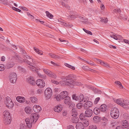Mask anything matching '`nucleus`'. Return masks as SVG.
I'll use <instances>...</instances> for the list:
<instances>
[{"label": "nucleus", "mask_w": 129, "mask_h": 129, "mask_svg": "<svg viewBox=\"0 0 129 129\" xmlns=\"http://www.w3.org/2000/svg\"><path fill=\"white\" fill-rule=\"evenodd\" d=\"M39 115L36 113H33L31 115L30 118H27L25 119L26 126L28 128H30L32 126V122H35L39 118Z\"/></svg>", "instance_id": "1"}, {"label": "nucleus", "mask_w": 129, "mask_h": 129, "mask_svg": "<svg viewBox=\"0 0 129 129\" xmlns=\"http://www.w3.org/2000/svg\"><path fill=\"white\" fill-rule=\"evenodd\" d=\"M73 76L72 75H70L68 76H67L65 79V80L63 79L64 82L63 81L61 82V83H65L66 85L70 86L71 87H73L74 81L73 80L72 78Z\"/></svg>", "instance_id": "2"}, {"label": "nucleus", "mask_w": 129, "mask_h": 129, "mask_svg": "<svg viewBox=\"0 0 129 129\" xmlns=\"http://www.w3.org/2000/svg\"><path fill=\"white\" fill-rule=\"evenodd\" d=\"M116 103L118 104L124 108H127V105H129V101L123 99H119L117 100Z\"/></svg>", "instance_id": "3"}, {"label": "nucleus", "mask_w": 129, "mask_h": 129, "mask_svg": "<svg viewBox=\"0 0 129 129\" xmlns=\"http://www.w3.org/2000/svg\"><path fill=\"white\" fill-rule=\"evenodd\" d=\"M110 115L111 117L113 118L117 119L119 115L118 110L116 108H112L110 111Z\"/></svg>", "instance_id": "4"}, {"label": "nucleus", "mask_w": 129, "mask_h": 129, "mask_svg": "<svg viewBox=\"0 0 129 129\" xmlns=\"http://www.w3.org/2000/svg\"><path fill=\"white\" fill-rule=\"evenodd\" d=\"M26 58L28 60L24 59L22 60V62L28 64L33 67V65L34 63H36V61L34 60L33 59L31 58L29 56H28L27 54L24 55Z\"/></svg>", "instance_id": "5"}, {"label": "nucleus", "mask_w": 129, "mask_h": 129, "mask_svg": "<svg viewBox=\"0 0 129 129\" xmlns=\"http://www.w3.org/2000/svg\"><path fill=\"white\" fill-rule=\"evenodd\" d=\"M79 118L81 121L82 122H81L84 127H86L88 126L89 124V121L88 119L86 118L85 117L83 113L80 114Z\"/></svg>", "instance_id": "6"}, {"label": "nucleus", "mask_w": 129, "mask_h": 129, "mask_svg": "<svg viewBox=\"0 0 129 129\" xmlns=\"http://www.w3.org/2000/svg\"><path fill=\"white\" fill-rule=\"evenodd\" d=\"M68 92L66 91H64L61 92L56 97V99L57 101L60 99H63L68 96Z\"/></svg>", "instance_id": "7"}, {"label": "nucleus", "mask_w": 129, "mask_h": 129, "mask_svg": "<svg viewBox=\"0 0 129 129\" xmlns=\"http://www.w3.org/2000/svg\"><path fill=\"white\" fill-rule=\"evenodd\" d=\"M5 103L6 106L9 109L12 108L13 106V103L10 98L9 97H7Z\"/></svg>", "instance_id": "8"}, {"label": "nucleus", "mask_w": 129, "mask_h": 129, "mask_svg": "<svg viewBox=\"0 0 129 129\" xmlns=\"http://www.w3.org/2000/svg\"><path fill=\"white\" fill-rule=\"evenodd\" d=\"M44 94L46 99H49L51 97L52 94V91L50 88H47L44 91Z\"/></svg>", "instance_id": "9"}, {"label": "nucleus", "mask_w": 129, "mask_h": 129, "mask_svg": "<svg viewBox=\"0 0 129 129\" xmlns=\"http://www.w3.org/2000/svg\"><path fill=\"white\" fill-rule=\"evenodd\" d=\"M9 78L11 83H14L16 82L17 79V75L16 73H13L10 74Z\"/></svg>", "instance_id": "10"}, {"label": "nucleus", "mask_w": 129, "mask_h": 129, "mask_svg": "<svg viewBox=\"0 0 129 129\" xmlns=\"http://www.w3.org/2000/svg\"><path fill=\"white\" fill-rule=\"evenodd\" d=\"M36 83L38 86L41 88L44 87L45 85V83L43 80L40 79L37 80L36 81Z\"/></svg>", "instance_id": "11"}, {"label": "nucleus", "mask_w": 129, "mask_h": 129, "mask_svg": "<svg viewBox=\"0 0 129 129\" xmlns=\"http://www.w3.org/2000/svg\"><path fill=\"white\" fill-rule=\"evenodd\" d=\"M92 111L90 109H87L85 111V116L87 117H90L92 114Z\"/></svg>", "instance_id": "12"}, {"label": "nucleus", "mask_w": 129, "mask_h": 129, "mask_svg": "<svg viewBox=\"0 0 129 129\" xmlns=\"http://www.w3.org/2000/svg\"><path fill=\"white\" fill-rule=\"evenodd\" d=\"M16 100L19 102L23 103L25 100V98L23 97L18 96L16 97Z\"/></svg>", "instance_id": "13"}, {"label": "nucleus", "mask_w": 129, "mask_h": 129, "mask_svg": "<svg viewBox=\"0 0 129 129\" xmlns=\"http://www.w3.org/2000/svg\"><path fill=\"white\" fill-rule=\"evenodd\" d=\"M33 109L35 112L38 113L40 111L41 108L39 105H35L33 107Z\"/></svg>", "instance_id": "14"}, {"label": "nucleus", "mask_w": 129, "mask_h": 129, "mask_svg": "<svg viewBox=\"0 0 129 129\" xmlns=\"http://www.w3.org/2000/svg\"><path fill=\"white\" fill-rule=\"evenodd\" d=\"M92 105V103L90 101L87 102L85 103L83 106V107L85 109L87 108H89L91 107Z\"/></svg>", "instance_id": "15"}, {"label": "nucleus", "mask_w": 129, "mask_h": 129, "mask_svg": "<svg viewBox=\"0 0 129 129\" xmlns=\"http://www.w3.org/2000/svg\"><path fill=\"white\" fill-rule=\"evenodd\" d=\"M27 82L32 85H34L35 84V80L33 77H30L27 79Z\"/></svg>", "instance_id": "16"}, {"label": "nucleus", "mask_w": 129, "mask_h": 129, "mask_svg": "<svg viewBox=\"0 0 129 129\" xmlns=\"http://www.w3.org/2000/svg\"><path fill=\"white\" fill-rule=\"evenodd\" d=\"M84 126L81 122H78L76 124L77 129H84Z\"/></svg>", "instance_id": "17"}, {"label": "nucleus", "mask_w": 129, "mask_h": 129, "mask_svg": "<svg viewBox=\"0 0 129 129\" xmlns=\"http://www.w3.org/2000/svg\"><path fill=\"white\" fill-rule=\"evenodd\" d=\"M4 121L5 124H10L11 120V117L4 118Z\"/></svg>", "instance_id": "18"}, {"label": "nucleus", "mask_w": 129, "mask_h": 129, "mask_svg": "<svg viewBox=\"0 0 129 129\" xmlns=\"http://www.w3.org/2000/svg\"><path fill=\"white\" fill-rule=\"evenodd\" d=\"M62 106L58 105L56 107H55L54 108V109L55 112H60L62 109Z\"/></svg>", "instance_id": "19"}, {"label": "nucleus", "mask_w": 129, "mask_h": 129, "mask_svg": "<svg viewBox=\"0 0 129 129\" xmlns=\"http://www.w3.org/2000/svg\"><path fill=\"white\" fill-rule=\"evenodd\" d=\"M71 121L73 123H78L77 122L78 121V118L76 116H73L72 117Z\"/></svg>", "instance_id": "20"}, {"label": "nucleus", "mask_w": 129, "mask_h": 129, "mask_svg": "<svg viewBox=\"0 0 129 129\" xmlns=\"http://www.w3.org/2000/svg\"><path fill=\"white\" fill-rule=\"evenodd\" d=\"M122 124L124 127V128H127L128 123L127 121L125 120H123L121 122Z\"/></svg>", "instance_id": "21"}, {"label": "nucleus", "mask_w": 129, "mask_h": 129, "mask_svg": "<svg viewBox=\"0 0 129 129\" xmlns=\"http://www.w3.org/2000/svg\"><path fill=\"white\" fill-rule=\"evenodd\" d=\"M3 114L4 118L11 117L10 115V113L8 111H5L3 113Z\"/></svg>", "instance_id": "22"}, {"label": "nucleus", "mask_w": 129, "mask_h": 129, "mask_svg": "<svg viewBox=\"0 0 129 129\" xmlns=\"http://www.w3.org/2000/svg\"><path fill=\"white\" fill-rule=\"evenodd\" d=\"M100 109L101 111L104 112L106 110V106L105 104L102 105L100 107Z\"/></svg>", "instance_id": "23"}, {"label": "nucleus", "mask_w": 129, "mask_h": 129, "mask_svg": "<svg viewBox=\"0 0 129 129\" xmlns=\"http://www.w3.org/2000/svg\"><path fill=\"white\" fill-rule=\"evenodd\" d=\"M30 100L32 103H37L38 101V99L36 97H31L30 98Z\"/></svg>", "instance_id": "24"}, {"label": "nucleus", "mask_w": 129, "mask_h": 129, "mask_svg": "<svg viewBox=\"0 0 129 129\" xmlns=\"http://www.w3.org/2000/svg\"><path fill=\"white\" fill-rule=\"evenodd\" d=\"M65 99L64 100V103L67 104H69V103L71 102L70 98L69 96H68L64 98Z\"/></svg>", "instance_id": "25"}, {"label": "nucleus", "mask_w": 129, "mask_h": 129, "mask_svg": "<svg viewBox=\"0 0 129 129\" xmlns=\"http://www.w3.org/2000/svg\"><path fill=\"white\" fill-rule=\"evenodd\" d=\"M15 63L13 62H10L8 63L6 65V67L8 69L12 67L14 65Z\"/></svg>", "instance_id": "26"}, {"label": "nucleus", "mask_w": 129, "mask_h": 129, "mask_svg": "<svg viewBox=\"0 0 129 129\" xmlns=\"http://www.w3.org/2000/svg\"><path fill=\"white\" fill-rule=\"evenodd\" d=\"M48 55L50 56L51 58H59L60 57L57 55H56L52 53H49Z\"/></svg>", "instance_id": "27"}, {"label": "nucleus", "mask_w": 129, "mask_h": 129, "mask_svg": "<svg viewBox=\"0 0 129 129\" xmlns=\"http://www.w3.org/2000/svg\"><path fill=\"white\" fill-rule=\"evenodd\" d=\"M31 108L29 107H26L25 108V112L28 114H30L31 113Z\"/></svg>", "instance_id": "28"}, {"label": "nucleus", "mask_w": 129, "mask_h": 129, "mask_svg": "<svg viewBox=\"0 0 129 129\" xmlns=\"http://www.w3.org/2000/svg\"><path fill=\"white\" fill-rule=\"evenodd\" d=\"M102 120L103 121V125H105L108 123V119L104 117L102 119Z\"/></svg>", "instance_id": "29"}, {"label": "nucleus", "mask_w": 129, "mask_h": 129, "mask_svg": "<svg viewBox=\"0 0 129 129\" xmlns=\"http://www.w3.org/2000/svg\"><path fill=\"white\" fill-rule=\"evenodd\" d=\"M34 49L35 52L38 54L40 55H42L43 54L42 52L41 51L39 50L38 49L36 48V47H34Z\"/></svg>", "instance_id": "30"}, {"label": "nucleus", "mask_w": 129, "mask_h": 129, "mask_svg": "<svg viewBox=\"0 0 129 129\" xmlns=\"http://www.w3.org/2000/svg\"><path fill=\"white\" fill-rule=\"evenodd\" d=\"M77 112L75 108H73L72 111L71 115L72 116H76L77 115Z\"/></svg>", "instance_id": "31"}, {"label": "nucleus", "mask_w": 129, "mask_h": 129, "mask_svg": "<svg viewBox=\"0 0 129 129\" xmlns=\"http://www.w3.org/2000/svg\"><path fill=\"white\" fill-rule=\"evenodd\" d=\"M78 101L81 102L83 101L84 99V96L82 94H80L79 96H78Z\"/></svg>", "instance_id": "32"}, {"label": "nucleus", "mask_w": 129, "mask_h": 129, "mask_svg": "<svg viewBox=\"0 0 129 129\" xmlns=\"http://www.w3.org/2000/svg\"><path fill=\"white\" fill-rule=\"evenodd\" d=\"M64 65L67 67H68L69 68L73 70H75V68L74 66H72L67 63H65Z\"/></svg>", "instance_id": "33"}, {"label": "nucleus", "mask_w": 129, "mask_h": 129, "mask_svg": "<svg viewBox=\"0 0 129 129\" xmlns=\"http://www.w3.org/2000/svg\"><path fill=\"white\" fill-rule=\"evenodd\" d=\"M45 13L46 14V16L50 19H51L53 17V15L50 14L49 12L46 11Z\"/></svg>", "instance_id": "34"}, {"label": "nucleus", "mask_w": 129, "mask_h": 129, "mask_svg": "<svg viewBox=\"0 0 129 129\" xmlns=\"http://www.w3.org/2000/svg\"><path fill=\"white\" fill-rule=\"evenodd\" d=\"M100 111L99 109L95 108L94 109L93 112L95 114L98 115Z\"/></svg>", "instance_id": "35"}, {"label": "nucleus", "mask_w": 129, "mask_h": 129, "mask_svg": "<svg viewBox=\"0 0 129 129\" xmlns=\"http://www.w3.org/2000/svg\"><path fill=\"white\" fill-rule=\"evenodd\" d=\"M118 36H119L121 38V36L120 35H117V36H116L114 34L110 35V36L111 37L113 38L114 39L116 40H118L117 37Z\"/></svg>", "instance_id": "36"}, {"label": "nucleus", "mask_w": 129, "mask_h": 129, "mask_svg": "<svg viewBox=\"0 0 129 129\" xmlns=\"http://www.w3.org/2000/svg\"><path fill=\"white\" fill-rule=\"evenodd\" d=\"M115 83L119 86L120 88H123V86L122 85L121 83L120 82L118 81H116L115 82Z\"/></svg>", "instance_id": "37"}, {"label": "nucleus", "mask_w": 129, "mask_h": 129, "mask_svg": "<svg viewBox=\"0 0 129 129\" xmlns=\"http://www.w3.org/2000/svg\"><path fill=\"white\" fill-rule=\"evenodd\" d=\"M68 105L69 106V107L70 108H73L75 106V104L72 101H71Z\"/></svg>", "instance_id": "38"}, {"label": "nucleus", "mask_w": 129, "mask_h": 129, "mask_svg": "<svg viewBox=\"0 0 129 129\" xmlns=\"http://www.w3.org/2000/svg\"><path fill=\"white\" fill-rule=\"evenodd\" d=\"M61 3L63 6H65L67 3V0H61Z\"/></svg>", "instance_id": "39"}, {"label": "nucleus", "mask_w": 129, "mask_h": 129, "mask_svg": "<svg viewBox=\"0 0 129 129\" xmlns=\"http://www.w3.org/2000/svg\"><path fill=\"white\" fill-rule=\"evenodd\" d=\"M82 68L83 70L85 71H90V68L88 67L85 66H82Z\"/></svg>", "instance_id": "40"}, {"label": "nucleus", "mask_w": 129, "mask_h": 129, "mask_svg": "<svg viewBox=\"0 0 129 129\" xmlns=\"http://www.w3.org/2000/svg\"><path fill=\"white\" fill-rule=\"evenodd\" d=\"M78 96H77L75 94H73L72 95V99L74 100H76V101H78Z\"/></svg>", "instance_id": "41"}, {"label": "nucleus", "mask_w": 129, "mask_h": 129, "mask_svg": "<svg viewBox=\"0 0 129 129\" xmlns=\"http://www.w3.org/2000/svg\"><path fill=\"white\" fill-rule=\"evenodd\" d=\"M83 29L86 33H87V34L91 35H92V33L90 31L87 30L84 28H83Z\"/></svg>", "instance_id": "42"}, {"label": "nucleus", "mask_w": 129, "mask_h": 129, "mask_svg": "<svg viewBox=\"0 0 129 129\" xmlns=\"http://www.w3.org/2000/svg\"><path fill=\"white\" fill-rule=\"evenodd\" d=\"M89 129H98V128L95 125H91L89 126Z\"/></svg>", "instance_id": "43"}, {"label": "nucleus", "mask_w": 129, "mask_h": 129, "mask_svg": "<svg viewBox=\"0 0 129 129\" xmlns=\"http://www.w3.org/2000/svg\"><path fill=\"white\" fill-rule=\"evenodd\" d=\"M101 22H104L105 23H106L108 21V19L107 18H103L101 20Z\"/></svg>", "instance_id": "44"}, {"label": "nucleus", "mask_w": 129, "mask_h": 129, "mask_svg": "<svg viewBox=\"0 0 129 129\" xmlns=\"http://www.w3.org/2000/svg\"><path fill=\"white\" fill-rule=\"evenodd\" d=\"M102 65L108 68L110 67L109 64H108L107 63L105 62L104 61H103V63Z\"/></svg>", "instance_id": "45"}, {"label": "nucleus", "mask_w": 129, "mask_h": 129, "mask_svg": "<svg viewBox=\"0 0 129 129\" xmlns=\"http://www.w3.org/2000/svg\"><path fill=\"white\" fill-rule=\"evenodd\" d=\"M74 85H76L77 86H80L81 84V83L79 82L75 81H74Z\"/></svg>", "instance_id": "46"}, {"label": "nucleus", "mask_w": 129, "mask_h": 129, "mask_svg": "<svg viewBox=\"0 0 129 129\" xmlns=\"http://www.w3.org/2000/svg\"><path fill=\"white\" fill-rule=\"evenodd\" d=\"M20 129H27L26 126L23 124H21L20 125Z\"/></svg>", "instance_id": "47"}, {"label": "nucleus", "mask_w": 129, "mask_h": 129, "mask_svg": "<svg viewBox=\"0 0 129 129\" xmlns=\"http://www.w3.org/2000/svg\"><path fill=\"white\" fill-rule=\"evenodd\" d=\"M18 70L20 71L24 72L25 71V70L24 69L20 67H18Z\"/></svg>", "instance_id": "48"}, {"label": "nucleus", "mask_w": 129, "mask_h": 129, "mask_svg": "<svg viewBox=\"0 0 129 129\" xmlns=\"http://www.w3.org/2000/svg\"><path fill=\"white\" fill-rule=\"evenodd\" d=\"M82 104L81 103H79L77 104V107L78 109H80L82 107Z\"/></svg>", "instance_id": "49"}, {"label": "nucleus", "mask_w": 129, "mask_h": 129, "mask_svg": "<svg viewBox=\"0 0 129 129\" xmlns=\"http://www.w3.org/2000/svg\"><path fill=\"white\" fill-rule=\"evenodd\" d=\"M43 71L46 74L49 75H50V72L49 70H47L46 69H44L43 70Z\"/></svg>", "instance_id": "50"}, {"label": "nucleus", "mask_w": 129, "mask_h": 129, "mask_svg": "<svg viewBox=\"0 0 129 129\" xmlns=\"http://www.w3.org/2000/svg\"><path fill=\"white\" fill-rule=\"evenodd\" d=\"M19 8L25 11H27L28 10V9L26 7H19Z\"/></svg>", "instance_id": "51"}, {"label": "nucleus", "mask_w": 129, "mask_h": 129, "mask_svg": "<svg viewBox=\"0 0 129 129\" xmlns=\"http://www.w3.org/2000/svg\"><path fill=\"white\" fill-rule=\"evenodd\" d=\"M58 21L59 22H60L61 23V24L63 25L64 26L66 25V23L63 22L62 20H58Z\"/></svg>", "instance_id": "52"}, {"label": "nucleus", "mask_w": 129, "mask_h": 129, "mask_svg": "<svg viewBox=\"0 0 129 129\" xmlns=\"http://www.w3.org/2000/svg\"><path fill=\"white\" fill-rule=\"evenodd\" d=\"M113 11L114 12L116 13H119V12H120L121 11V10L120 9H114L113 10Z\"/></svg>", "instance_id": "53"}, {"label": "nucleus", "mask_w": 129, "mask_h": 129, "mask_svg": "<svg viewBox=\"0 0 129 129\" xmlns=\"http://www.w3.org/2000/svg\"><path fill=\"white\" fill-rule=\"evenodd\" d=\"M12 9L14 10L19 12H20L21 11V10L20 9L14 7H13Z\"/></svg>", "instance_id": "54"}, {"label": "nucleus", "mask_w": 129, "mask_h": 129, "mask_svg": "<svg viewBox=\"0 0 129 129\" xmlns=\"http://www.w3.org/2000/svg\"><path fill=\"white\" fill-rule=\"evenodd\" d=\"M89 100V98L87 96H85L84 98L83 101L84 102H85L86 101L88 102V101Z\"/></svg>", "instance_id": "55"}, {"label": "nucleus", "mask_w": 129, "mask_h": 129, "mask_svg": "<svg viewBox=\"0 0 129 129\" xmlns=\"http://www.w3.org/2000/svg\"><path fill=\"white\" fill-rule=\"evenodd\" d=\"M100 99V98L99 97H98L97 98H96L95 100L94 101V104H97L98 102V101H99Z\"/></svg>", "instance_id": "56"}, {"label": "nucleus", "mask_w": 129, "mask_h": 129, "mask_svg": "<svg viewBox=\"0 0 129 129\" xmlns=\"http://www.w3.org/2000/svg\"><path fill=\"white\" fill-rule=\"evenodd\" d=\"M103 61H102V60H101L98 59L96 62L102 65V64L103 63Z\"/></svg>", "instance_id": "57"}, {"label": "nucleus", "mask_w": 129, "mask_h": 129, "mask_svg": "<svg viewBox=\"0 0 129 129\" xmlns=\"http://www.w3.org/2000/svg\"><path fill=\"white\" fill-rule=\"evenodd\" d=\"M0 2H2V3L5 4L7 5V0H0Z\"/></svg>", "instance_id": "58"}, {"label": "nucleus", "mask_w": 129, "mask_h": 129, "mask_svg": "<svg viewBox=\"0 0 129 129\" xmlns=\"http://www.w3.org/2000/svg\"><path fill=\"white\" fill-rule=\"evenodd\" d=\"M4 66L3 64H0V71L3 70L4 69Z\"/></svg>", "instance_id": "59"}, {"label": "nucleus", "mask_w": 129, "mask_h": 129, "mask_svg": "<svg viewBox=\"0 0 129 129\" xmlns=\"http://www.w3.org/2000/svg\"><path fill=\"white\" fill-rule=\"evenodd\" d=\"M38 75H39V76H40V77L42 78L43 79H45L46 78V76L45 75H41L39 74Z\"/></svg>", "instance_id": "60"}, {"label": "nucleus", "mask_w": 129, "mask_h": 129, "mask_svg": "<svg viewBox=\"0 0 129 129\" xmlns=\"http://www.w3.org/2000/svg\"><path fill=\"white\" fill-rule=\"evenodd\" d=\"M85 61V62L87 63H88L89 64H90V65H94V63L92 62V61H90V62H88L86 61Z\"/></svg>", "instance_id": "61"}, {"label": "nucleus", "mask_w": 129, "mask_h": 129, "mask_svg": "<svg viewBox=\"0 0 129 129\" xmlns=\"http://www.w3.org/2000/svg\"><path fill=\"white\" fill-rule=\"evenodd\" d=\"M51 82L52 83H54V84H58L59 83L58 82H57V81H55L54 80H51Z\"/></svg>", "instance_id": "62"}, {"label": "nucleus", "mask_w": 129, "mask_h": 129, "mask_svg": "<svg viewBox=\"0 0 129 129\" xmlns=\"http://www.w3.org/2000/svg\"><path fill=\"white\" fill-rule=\"evenodd\" d=\"M67 129H74V127L72 125H70L67 127Z\"/></svg>", "instance_id": "63"}, {"label": "nucleus", "mask_w": 129, "mask_h": 129, "mask_svg": "<svg viewBox=\"0 0 129 129\" xmlns=\"http://www.w3.org/2000/svg\"><path fill=\"white\" fill-rule=\"evenodd\" d=\"M98 118V117L97 116H94L93 118V119L95 121H96L97 119Z\"/></svg>", "instance_id": "64"}]
</instances>
